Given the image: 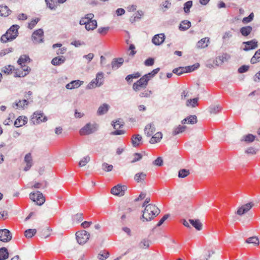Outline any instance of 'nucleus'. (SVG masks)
<instances>
[{
    "mask_svg": "<svg viewBox=\"0 0 260 260\" xmlns=\"http://www.w3.org/2000/svg\"><path fill=\"white\" fill-rule=\"evenodd\" d=\"M160 210L154 204H148L146 206L143 211L142 218L145 221H150L157 216L160 213Z\"/></svg>",
    "mask_w": 260,
    "mask_h": 260,
    "instance_id": "obj_1",
    "label": "nucleus"
},
{
    "mask_svg": "<svg viewBox=\"0 0 260 260\" xmlns=\"http://www.w3.org/2000/svg\"><path fill=\"white\" fill-rule=\"evenodd\" d=\"M19 28V25L16 24L13 25L1 37V41L3 43H6L8 41H12L14 40L18 36V29Z\"/></svg>",
    "mask_w": 260,
    "mask_h": 260,
    "instance_id": "obj_2",
    "label": "nucleus"
},
{
    "mask_svg": "<svg viewBox=\"0 0 260 260\" xmlns=\"http://www.w3.org/2000/svg\"><path fill=\"white\" fill-rule=\"evenodd\" d=\"M98 129V125L96 123H88L80 130L81 135H88L95 132Z\"/></svg>",
    "mask_w": 260,
    "mask_h": 260,
    "instance_id": "obj_3",
    "label": "nucleus"
},
{
    "mask_svg": "<svg viewBox=\"0 0 260 260\" xmlns=\"http://www.w3.org/2000/svg\"><path fill=\"white\" fill-rule=\"evenodd\" d=\"M76 239L79 244H84L88 240L90 234L86 231L82 230L76 234Z\"/></svg>",
    "mask_w": 260,
    "mask_h": 260,
    "instance_id": "obj_4",
    "label": "nucleus"
},
{
    "mask_svg": "<svg viewBox=\"0 0 260 260\" xmlns=\"http://www.w3.org/2000/svg\"><path fill=\"white\" fill-rule=\"evenodd\" d=\"M29 198L33 202H36L37 204L39 206L43 205L45 201V198L42 193L39 191H37L35 193H30Z\"/></svg>",
    "mask_w": 260,
    "mask_h": 260,
    "instance_id": "obj_5",
    "label": "nucleus"
},
{
    "mask_svg": "<svg viewBox=\"0 0 260 260\" xmlns=\"http://www.w3.org/2000/svg\"><path fill=\"white\" fill-rule=\"evenodd\" d=\"M31 40L35 44H39L44 42L43 30L40 28L35 30L32 34Z\"/></svg>",
    "mask_w": 260,
    "mask_h": 260,
    "instance_id": "obj_6",
    "label": "nucleus"
},
{
    "mask_svg": "<svg viewBox=\"0 0 260 260\" xmlns=\"http://www.w3.org/2000/svg\"><path fill=\"white\" fill-rule=\"evenodd\" d=\"M148 81L143 76L137 82L134 83L133 86V89L136 91H138L141 89V88H145L148 83Z\"/></svg>",
    "mask_w": 260,
    "mask_h": 260,
    "instance_id": "obj_7",
    "label": "nucleus"
},
{
    "mask_svg": "<svg viewBox=\"0 0 260 260\" xmlns=\"http://www.w3.org/2000/svg\"><path fill=\"white\" fill-rule=\"evenodd\" d=\"M31 121L34 124H37L42 122L46 121L47 117L41 111H36L32 115Z\"/></svg>",
    "mask_w": 260,
    "mask_h": 260,
    "instance_id": "obj_8",
    "label": "nucleus"
},
{
    "mask_svg": "<svg viewBox=\"0 0 260 260\" xmlns=\"http://www.w3.org/2000/svg\"><path fill=\"white\" fill-rule=\"evenodd\" d=\"M127 187L125 185H120L118 184L112 188L111 192L112 194L119 197L123 196L125 191L126 190Z\"/></svg>",
    "mask_w": 260,
    "mask_h": 260,
    "instance_id": "obj_9",
    "label": "nucleus"
},
{
    "mask_svg": "<svg viewBox=\"0 0 260 260\" xmlns=\"http://www.w3.org/2000/svg\"><path fill=\"white\" fill-rule=\"evenodd\" d=\"M12 238V236L9 230L7 229L0 230V241L4 242L10 241Z\"/></svg>",
    "mask_w": 260,
    "mask_h": 260,
    "instance_id": "obj_10",
    "label": "nucleus"
},
{
    "mask_svg": "<svg viewBox=\"0 0 260 260\" xmlns=\"http://www.w3.org/2000/svg\"><path fill=\"white\" fill-rule=\"evenodd\" d=\"M79 24L81 25H85V28L87 30H92L97 27V22L95 20L90 21H84L83 19H81Z\"/></svg>",
    "mask_w": 260,
    "mask_h": 260,
    "instance_id": "obj_11",
    "label": "nucleus"
},
{
    "mask_svg": "<svg viewBox=\"0 0 260 260\" xmlns=\"http://www.w3.org/2000/svg\"><path fill=\"white\" fill-rule=\"evenodd\" d=\"M253 206L254 204L252 202L243 205L238 209L236 214L241 216L249 211Z\"/></svg>",
    "mask_w": 260,
    "mask_h": 260,
    "instance_id": "obj_12",
    "label": "nucleus"
},
{
    "mask_svg": "<svg viewBox=\"0 0 260 260\" xmlns=\"http://www.w3.org/2000/svg\"><path fill=\"white\" fill-rule=\"evenodd\" d=\"M243 44L246 45L245 47L243 48L244 51H247L250 50L254 49L257 47V41L255 39L252 40L244 42Z\"/></svg>",
    "mask_w": 260,
    "mask_h": 260,
    "instance_id": "obj_13",
    "label": "nucleus"
},
{
    "mask_svg": "<svg viewBox=\"0 0 260 260\" xmlns=\"http://www.w3.org/2000/svg\"><path fill=\"white\" fill-rule=\"evenodd\" d=\"M27 61L30 62V58L28 55H21L17 61L18 64H19L23 68V71H27L28 70L29 67H26L24 64Z\"/></svg>",
    "mask_w": 260,
    "mask_h": 260,
    "instance_id": "obj_14",
    "label": "nucleus"
},
{
    "mask_svg": "<svg viewBox=\"0 0 260 260\" xmlns=\"http://www.w3.org/2000/svg\"><path fill=\"white\" fill-rule=\"evenodd\" d=\"M230 57L231 56L229 54L226 53H223L221 55L216 58L214 60V63H215L216 66H219L222 64L223 62L227 61Z\"/></svg>",
    "mask_w": 260,
    "mask_h": 260,
    "instance_id": "obj_15",
    "label": "nucleus"
},
{
    "mask_svg": "<svg viewBox=\"0 0 260 260\" xmlns=\"http://www.w3.org/2000/svg\"><path fill=\"white\" fill-rule=\"evenodd\" d=\"M165 39L164 34L155 35L152 39V42L155 45H160L164 42Z\"/></svg>",
    "mask_w": 260,
    "mask_h": 260,
    "instance_id": "obj_16",
    "label": "nucleus"
},
{
    "mask_svg": "<svg viewBox=\"0 0 260 260\" xmlns=\"http://www.w3.org/2000/svg\"><path fill=\"white\" fill-rule=\"evenodd\" d=\"M124 59L122 57L114 58L111 62L112 69L116 70L120 68L123 63Z\"/></svg>",
    "mask_w": 260,
    "mask_h": 260,
    "instance_id": "obj_17",
    "label": "nucleus"
},
{
    "mask_svg": "<svg viewBox=\"0 0 260 260\" xmlns=\"http://www.w3.org/2000/svg\"><path fill=\"white\" fill-rule=\"evenodd\" d=\"M132 144L133 147H137L140 146L142 141V136L139 135H135L132 137Z\"/></svg>",
    "mask_w": 260,
    "mask_h": 260,
    "instance_id": "obj_18",
    "label": "nucleus"
},
{
    "mask_svg": "<svg viewBox=\"0 0 260 260\" xmlns=\"http://www.w3.org/2000/svg\"><path fill=\"white\" fill-rule=\"evenodd\" d=\"M83 83V81L79 80H74L66 85V88L68 89L77 88Z\"/></svg>",
    "mask_w": 260,
    "mask_h": 260,
    "instance_id": "obj_19",
    "label": "nucleus"
},
{
    "mask_svg": "<svg viewBox=\"0 0 260 260\" xmlns=\"http://www.w3.org/2000/svg\"><path fill=\"white\" fill-rule=\"evenodd\" d=\"M155 131V128L153 123H149L146 125L144 133L148 137L151 136Z\"/></svg>",
    "mask_w": 260,
    "mask_h": 260,
    "instance_id": "obj_20",
    "label": "nucleus"
},
{
    "mask_svg": "<svg viewBox=\"0 0 260 260\" xmlns=\"http://www.w3.org/2000/svg\"><path fill=\"white\" fill-rule=\"evenodd\" d=\"M197 121L198 120L197 116L196 115H191L182 120L181 123L182 124L187 123L193 124L196 123Z\"/></svg>",
    "mask_w": 260,
    "mask_h": 260,
    "instance_id": "obj_21",
    "label": "nucleus"
},
{
    "mask_svg": "<svg viewBox=\"0 0 260 260\" xmlns=\"http://www.w3.org/2000/svg\"><path fill=\"white\" fill-rule=\"evenodd\" d=\"M27 121V118L26 117L19 116L16 119L14 122L16 127H19L24 125Z\"/></svg>",
    "mask_w": 260,
    "mask_h": 260,
    "instance_id": "obj_22",
    "label": "nucleus"
},
{
    "mask_svg": "<svg viewBox=\"0 0 260 260\" xmlns=\"http://www.w3.org/2000/svg\"><path fill=\"white\" fill-rule=\"evenodd\" d=\"M110 106L107 104H103L102 105L100 106L97 111V114L98 115H102L107 113Z\"/></svg>",
    "mask_w": 260,
    "mask_h": 260,
    "instance_id": "obj_23",
    "label": "nucleus"
},
{
    "mask_svg": "<svg viewBox=\"0 0 260 260\" xmlns=\"http://www.w3.org/2000/svg\"><path fill=\"white\" fill-rule=\"evenodd\" d=\"M222 109V107L219 105H211L208 110L209 112L211 114H216L218 113Z\"/></svg>",
    "mask_w": 260,
    "mask_h": 260,
    "instance_id": "obj_24",
    "label": "nucleus"
},
{
    "mask_svg": "<svg viewBox=\"0 0 260 260\" xmlns=\"http://www.w3.org/2000/svg\"><path fill=\"white\" fill-rule=\"evenodd\" d=\"M146 178V174L144 172H140L135 174L134 176L135 180L138 182H142L144 181Z\"/></svg>",
    "mask_w": 260,
    "mask_h": 260,
    "instance_id": "obj_25",
    "label": "nucleus"
},
{
    "mask_svg": "<svg viewBox=\"0 0 260 260\" xmlns=\"http://www.w3.org/2000/svg\"><path fill=\"white\" fill-rule=\"evenodd\" d=\"M96 82V86L100 87L103 83L104 74L103 72H99L96 76V78L94 79Z\"/></svg>",
    "mask_w": 260,
    "mask_h": 260,
    "instance_id": "obj_26",
    "label": "nucleus"
},
{
    "mask_svg": "<svg viewBox=\"0 0 260 260\" xmlns=\"http://www.w3.org/2000/svg\"><path fill=\"white\" fill-rule=\"evenodd\" d=\"M252 27L250 26H244L240 28V31L242 36L246 37L252 31Z\"/></svg>",
    "mask_w": 260,
    "mask_h": 260,
    "instance_id": "obj_27",
    "label": "nucleus"
},
{
    "mask_svg": "<svg viewBox=\"0 0 260 260\" xmlns=\"http://www.w3.org/2000/svg\"><path fill=\"white\" fill-rule=\"evenodd\" d=\"M209 42V39L208 38H204L202 39L200 41H198L197 44V46L199 48H204L207 47V43Z\"/></svg>",
    "mask_w": 260,
    "mask_h": 260,
    "instance_id": "obj_28",
    "label": "nucleus"
},
{
    "mask_svg": "<svg viewBox=\"0 0 260 260\" xmlns=\"http://www.w3.org/2000/svg\"><path fill=\"white\" fill-rule=\"evenodd\" d=\"M191 26V22L188 20H183L181 21L179 25V29L184 31L188 29Z\"/></svg>",
    "mask_w": 260,
    "mask_h": 260,
    "instance_id": "obj_29",
    "label": "nucleus"
},
{
    "mask_svg": "<svg viewBox=\"0 0 260 260\" xmlns=\"http://www.w3.org/2000/svg\"><path fill=\"white\" fill-rule=\"evenodd\" d=\"M11 12V10L7 6H0V16H8Z\"/></svg>",
    "mask_w": 260,
    "mask_h": 260,
    "instance_id": "obj_30",
    "label": "nucleus"
},
{
    "mask_svg": "<svg viewBox=\"0 0 260 260\" xmlns=\"http://www.w3.org/2000/svg\"><path fill=\"white\" fill-rule=\"evenodd\" d=\"M162 135L160 132L156 133L150 139L149 142L151 144H154L159 142L162 138Z\"/></svg>",
    "mask_w": 260,
    "mask_h": 260,
    "instance_id": "obj_31",
    "label": "nucleus"
},
{
    "mask_svg": "<svg viewBox=\"0 0 260 260\" xmlns=\"http://www.w3.org/2000/svg\"><path fill=\"white\" fill-rule=\"evenodd\" d=\"M65 61V58L63 56L56 57L52 59L51 63L54 66H59Z\"/></svg>",
    "mask_w": 260,
    "mask_h": 260,
    "instance_id": "obj_32",
    "label": "nucleus"
},
{
    "mask_svg": "<svg viewBox=\"0 0 260 260\" xmlns=\"http://www.w3.org/2000/svg\"><path fill=\"white\" fill-rule=\"evenodd\" d=\"M189 221L190 223L197 230L200 231L202 230V224L199 219H189Z\"/></svg>",
    "mask_w": 260,
    "mask_h": 260,
    "instance_id": "obj_33",
    "label": "nucleus"
},
{
    "mask_svg": "<svg viewBox=\"0 0 260 260\" xmlns=\"http://www.w3.org/2000/svg\"><path fill=\"white\" fill-rule=\"evenodd\" d=\"M9 257L8 250L5 247L0 248V260H5Z\"/></svg>",
    "mask_w": 260,
    "mask_h": 260,
    "instance_id": "obj_34",
    "label": "nucleus"
},
{
    "mask_svg": "<svg viewBox=\"0 0 260 260\" xmlns=\"http://www.w3.org/2000/svg\"><path fill=\"white\" fill-rule=\"evenodd\" d=\"M255 137L252 134H248L244 136L241 139V141H244L246 143H249L253 142Z\"/></svg>",
    "mask_w": 260,
    "mask_h": 260,
    "instance_id": "obj_35",
    "label": "nucleus"
},
{
    "mask_svg": "<svg viewBox=\"0 0 260 260\" xmlns=\"http://www.w3.org/2000/svg\"><path fill=\"white\" fill-rule=\"evenodd\" d=\"M160 68H157L155 69H154L153 71H152L151 72L145 74L144 75L145 78L149 81L151 78H152L153 77L155 76L156 74L158 73V72L159 71Z\"/></svg>",
    "mask_w": 260,
    "mask_h": 260,
    "instance_id": "obj_36",
    "label": "nucleus"
},
{
    "mask_svg": "<svg viewBox=\"0 0 260 260\" xmlns=\"http://www.w3.org/2000/svg\"><path fill=\"white\" fill-rule=\"evenodd\" d=\"M260 61V49L257 50L254 55L251 58L250 62L252 64L256 63Z\"/></svg>",
    "mask_w": 260,
    "mask_h": 260,
    "instance_id": "obj_37",
    "label": "nucleus"
},
{
    "mask_svg": "<svg viewBox=\"0 0 260 260\" xmlns=\"http://www.w3.org/2000/svg\"><path fill=\"white\" fill-rule=\"evenodd\" d=\"M186 128V126L179 125L178 126L175 127L173 131V135L174 136L177 135L180 133L183 132Z\"/></svg>",
    "mask_w": 260,
    "mask_h": 260,
    "instance_id": "obj_38",
    "label": "nucleus"
},
{
    "mask_svg": "<svg viewBox=\"0 0 260 260\" xmlns=\"http://www.w3.org/2000/svg\"><path fill=\"white\" fill-rule=\"evenodd\" d=\"M140 76H141V74L139 72H137L134 74L127 75L125 77V80L127 82L130 83L132 81V79H137V78H139Z\"/></svg>",
    "mask_w": 260,
    "mask_h": 260,
    "instance_id": "obj_39",
    "label": "nucleus"
},
{
    "mask_svg": "<svg viewBox=\"0 0 260 260\" xmlns=\"http://www.w3.org/2000/svg\"><path fill=\"white\" fill-rule=\"evenodd\" d=\"M199 99L194 98L192 99L188 100L186 102V105L187 107H191L192 108L196 107L198 106Z\"/></svg>",
    "mask_w": 260,
    "mask_h": 260,
    "instance_id": "obj_40",
    "label": "nucleus"
},
{
    "mask_svg": "<svg viewBox=\"0 0 260 260\" xmlns=\"http://www.w3.org/2000/svg\"><path fill=\"white\" fill-rule=\"evenodd\" d=\"M173 73L177 75H181L183 73H188V71L186 68L179 67L178 68L174 69L173 70Z\"/></svg>",
    "mask_w": 260,
    "mask_h": 260,
    "instance_id": "obj_41",
    "label": "nucleus"
},
{
    "mask_svg": "<svg viewBox=\"0 0 260 260\" xmlns=\"http://www.w3.org/2000/svg\"><path fill=\"white\" fill-rule=\"evenodd\" d=\"M246 242L248 244H253L256 246L258 245L259 243V240L256 237H251L247 238Z\"/></svg>",
    "mask_w": 260,
    "mask_h": 260,
    "instance_id": "obj_42",
    "label": "nucleus"
},
{
    "mask_svg": "<svg viewBox=\"0 0 260 260\" xmlns=\"http://www.w3.org/2000/svg\"><path fill=\"white\" fill-rule=\"evenodd\" d=\"M171 3L168 0H166L165 2H163L160 5L161 10L163 12H165L166 10L171 8Z\"/></svg>",
    "mask_w": 260,
    "mask_h": 260,
    "instance_id": "obj_43",
    "label": "nucleus"
},
{
    "mask_svg": "<svg viewBox=\"0 0 260 260\" xmlns=\"http://www.w3.org/2000/svg\"><path fill=\"white\" fill-rule=\"evenodd\" d=\"M29 104L28 101L27 100H23L22 101L19 100L18 102H16L15 104V106L17 108H24L25 106H27Z\"/></svg>",
    "mask_w": 260,
    "mask_h": 260,
    "instance_id": "obj_44",
    "label": "nucleus"
},
{
    "mask_svg": "<svg viewBox=\"0 0 260 260\" xmlns=\"http://www.w3.org/2000/svg\"><path fill=\"white\" fill-rule=\"evenodd\" d=\"M37 233L36 229H28L25 231V236L27 238H32Z\"/></svg>",
    "mask_w": 260,
    "mask_h": 260,
    "instance_id": "obj_45",
    "label": "nucleus"
},
{
    "mask_svg": "<svg viewBox=\"0 0 260 260\" xmlns=\"http://www.w3.org/2000/svg\"><path fill=\"white\" fill-rule=\"evenodd\" d=\"M113 123L112 124V125L113 126V127L114 129H118L119 128L122 127L124 125V122L123 120L121 119H119L118 120H116L115 122H113Z\"/></svg>",
    "mask_w": 260,
    "mask_h": 260,
    "instance_id": "obj_46",
    "label": "nucleus"
},
{
    "mask_svg": "<svg viewBox=\"0 0 260 260\" xmlns=\"http://www.w3.org/2000/svg\"><path fill=\"white\" fill-rule=\"evenodd\" d=\"M90 157L88 155L83 157L79 161V166L80 167L85 166L90 161Z\"/></svg>",
    "mask_w": 260,
    "mask_h": 260,
    "instance_id": "obj_47",
    "label": "nucleus"
},
{
    "mask_svg": "<svg viewBox=\"0 0 260 260\" xmlns=\"http://www.w3.org/2000/svg\"><path fill=\"white\" fill-rule=\"evenodd\" d=\"M192 6V2L189 1L184 3L183 10L185 13H188L190 12V9Z\"/></svg>",
    "mask_w": 260,
    "mask_h": 260,
    "instance_id": "obj_48",
    "label": "nucleus"
},
{
    "mask_svg": "<svg viewBox=\"0 0 260 260\" xmlns=\"http://www.w3.org/2000/svg\"><path fill=\"white\" fill-rule=\"evenodd\" d=\"M72 218L74 221L79 223L83 220V216L82 213H79L74 215Z\"/></svg>",
    "mask_w": 260,
    "mask_h": 260,
    "instance_id": "obj_49",
    "label": "nucleus"
},
{
    "mask_svg": "<svg viewBox=\"0 0 260 260\" xmlns=\"http://www.w3.org/2000/svg\"><path fill=\"white\" fill-rule=\"evenodd\" d=\"M109 256V253L108 252L104 251L101 252L99 253L98 257L100 260H105L107 258H108Z\"/></svg>",
    "mask_w": 260,
    "mask_h": 260,
    "instance_id": "obj_50",
    "label": "nucleus"
},
{
    "mask_svg": "<svg viewBox=\"0 0 260 260\" xmlns=\"http://www.w3.org/2000/svg\"><path fill=\"white\" fill-rule=\"evenodd\" d=\"M189 174V171L186 169H181L178 172V177L179 178H185Z\"/></svg>",
    "mask_w": 260,
    "mask_h": 260,
    "instance_id": "obj_51",
    "label": "nucleus"
},
{
    "mask_svg": "<svg viewBox=\"0 0 260 260\" xmlns=\"http://www.w3.org/2000/svg\"><path fill=\"white\" fill-rule=\"evenodd\" d=\"M47 7L51 10H54L56 8V2L54 0H45Z\"/></svg>",
    "mask_w": 260,
    "mask_h": 260,
    "instance_id": "obj_52",
    "label": "nucleus"
},
{
    "mask_svg": "<svg viewBox=\"0 0 260 260\" xmlns=\"http://www.w3.org/2000/svg\"><path fill=\"white\" fill-rule=\"evenodd\" d=\"M102 169L107 172H110L113 169V166L112 165H109L106 162H104L102 166Z\"/></svg>",
    "mask_w": 260,
    "mask_h": 260,
    "instance_id": "obj_53",
    "label": "nucleus"
},
{
    "mask_svg": "<svg viewBox=\"0 0 260 260\" xmlns=\"http://www.w3.org/2000/svg\"><path fill=\"white\" fill-rule=\"evenodd\" d=\"M253 17H254V14L253 13H251L250 14V15L248 17L243 18V19L242 20V22L243 23H245V24L249 23L253 20Z\"/></svg>",
    "mask_w": 260,
    "mask_h": 260,
    "instance_id": "obj_54",
    "label": "nucleus"
},
{
    "mask_svg": "<svg viewBox=\"0 0 260 260\" xmlns=\"http://www.w3.org/2000/svg\"><path fill=\"white\" fill-rule=\"evenodd\" d=\"M142 158V155L139 153H135L134 154V158L131 161V163H135L138 161H139L141 160Z\"/></svg>",
    "mask_w": 260,
    "mask_h": 260,
    "instance_id": "obj_55",
    "label": "nucleus"
},
{
    "mask_svg": "<svg viewBox=\"0 0 260 260\" xmlns=\"http://www.w3.org/2000/svg\"><path fill=\"white\" fill-rule=\"evenodd\" d=\"M40 19L39 18H36L35 19H33L28 23V28L31 29H32L38 23V22L39 21Z\"/></svg>",
    "mask_w": 260,
    "mask_h": 260,
    "instance_id": "obj_56",
    "label": "nucleus"
},
{
    "mask_svg": "<svg viewBox=\"0 0 260 260\" xmlns=\"http://www.w3.org/2000/svg\"><path fill=\"white\" fill-rule=\"evenodd\" d=\"M24 161L27 164L32 165V159L30 153L26 154L24 157Z\"/></svg>",
    "mask_w": 260,
    "mask_h": 260,
    "instance_id": "obj_57",
    "label": "nucleus"
},
{
    "mask_svg": "<svg viewBox=\"0 0 260 260\" xmlns=\"http://www.w3.org/2000/svg\"><path fill=\"white\" fill-rule=\"evenodd\" d=\"M153 164L155 166H162L163 165V159L162 157H157L153 162Z\"/></svg>",
    "mask_w": 260,
    "mask_h": 260,
    "instance_id": "obj_58",
    "label": "nucleus"
},
{
    "mask_svg": "<svg viewBox=\"0 0 260 260\" xmlns=\"http://www.w3.org/2000/svg\"><path fill=\"white\" fill-rule=\"evenodd\" d=\"M109 28H110L109 27H108V26L104 27H100L98 29V32L102 35H105L107 33V32L109 30Z\"/></svg>",
    "mask_w": 260,
    "mask_h": 260,
    "instance_id": "obj_59",
    "label": "nucleus"
},
{
    "mask_svg": "<svg viewBox=\"0 0 260 260\" xmlns=\"http://www.w3.org/2000/svg\"><path fill=\"white\" fill-rule=\"evenodd\" d=\"M154 63V59L151 57H149V58H147L144 61V64L147 67L151 66L153 65Z\"/></svg>",
    "mask_w": 260,
    "mask_h": 260,
    "instance_id": "obj_60",
    "label": "nucleus"
},
{
    "mask_svg": "<svg viewBox=\"0 0 260 260\" xmlns=\"http://www.w3.org/2000/svg\"><path fill=\"white\" fill-rule=\"evenodd\" d=\"M149 241L146 239L143 240L140 244V246L142 248H147L149 247Z\"/></svg>",
    "mask_w": 260,
    "mask_h": 260,
    "instance_id": "obj_61",
    "label": "nucleus"
},
{
    "mask_svg": "<svg viewBox=\"0 0 260 260\" xmlns=\"http://www.w3.org/2000/svg\"><path fill=\"white\" fill-rule=\"evenodd\" d=\"M94 17V15L92 13H89L86 14L83 18L81 19H83L84 21H92V18Z\"/></svg>",
    "mask_w": 260,
    "mask_h": 260,
    "instance_id": "obj_62",
    "label": "nucleus"
},
{
    "mask_svg": "<svg viewBox=\"0 0 260 260\" xmlns=\"http://www.w3.org/2000/svg\"><path fill=\"white\" fill-rule=\"evenodd\" d=\"M152 91L151 90H145L140 93V96L141 98L149 97Z\"/></svg>",
    "mask_w": 260,
    "mask_h": 260,
    "instance_id": "obj_63",
    "label": "nucleus"
},
{
    "mask_svg": "<svg viewBox=\"0 0 260 260\" xmlns=\"http://www.w3.org/2000/svg\"><path fill=\"white\" fill-rule=\"evenodd\" d=\"M248 66L243 65L238 69V72L240 73H243L247 72L249 69Z\"/></svg>",
    "mask_w": 260,
    "mask_h": 260,
    "instance_id": "obj_64",
    "label": "nucleus"
}]
</instances>
